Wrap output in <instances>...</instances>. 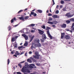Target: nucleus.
Returning a JSON list of instances; mask_svg holds the SVG:
<instances>
[{
    "mask_svg": "<svg viewBox=\"0 0 74 74\" xmlns=\"http://www.w3.org/2000/svg\"><path fill=\"white\" fill-rule=\"evenodd\" d=\"M25 69H29V65H26L25 66Z\"/></svg>",
    "mask_w": 74,
    "mask_h": 74,
    "instance_id": "nucleus-15",
    "label": "nucleus"
},
{
    "mask_svg": "<svg viewBox=\"0 0 74 74\" xmlns=\"http://www.w3.org/2000/svg\"><path fill=\"white\" fill-rule=\"evenodd\" d=\"M19 18L20 20H22V21H25V18L22 16L19 17Z\"/></svg>",
    "mask_w": 74,
    "mask_h": 74,
    "instance_id": "nucleus-13",
    "label": "nucleus"
},
{
    "mask_svg": "<svg viewBox=\"0 0 74 74\" xmlns=\"http://www.w3.org/2000/svg\"><path fill=\"white\" fill-rule=\"evenodd\" d=\"M13 56H15L16 58V57H17V56H16V55H14Z\"/></svg>",
    "mask_w": 74,
    "mask_h": 74,
    "instance_id": "nucleus-58",
    "label": "nucleus"
},
{
    "mask_svg": "<svg viewBox=\"0 0 74 74\" xmlns=\"http://www.w3.org/2000/svg\"><path fill=\"white\" fill-rule=\"evenodd\" d=\"M34 26H35V24H31L29 25V26L30 27H33Z\"/></svg>",
    "mask_w": 74,
    "mask_h": 74,
    "instance_id": "nucleus-19",
    "label": "nucleus"
},
{
    "mask_svg": "<svg viewBox=\"0 0 74 74\" xmlns=\"http://www.w3.org/2000/svg\"><path fill=\"white\" fill-rule=\"evenodd\" d=\"M22 11H23V10H21L18 12V14H19V13H20V12H22Z\"/></svg>",
    "mask_w": 74,
    "mask_h": 74,
    "instance_id": "nucleus-40",
    "label": "nucleus"
},
{
    "mask_svg": "<svg viewBox=\"0 0 74 74\" xmlns=\"http://www.w3.org/2000/svg\"><path fill=\"white\" fill-rule=\"evenodd\" d=\"M40 41H41V42H44L45 40H43V39H40Z\"/></svg>",
    "mask_w": 74,
    "mask_h": 74,
    "instance_id": "nucleus-38",
    "label": "nucleus"
},
{
    "mask_svg": "<svg viewBox=\"0 0 74 74\" xmlns=\"http://www.w3.org/2000/svg\"><path fill=\"white\" fill-rule=\"evenodd\" d=\"M25 48V47H23V46H21L18 47V49H21V48H22L23 49V48Z\"/></svg>",
    "mask_w": 74,
    "mask_h": 74,
    "instance_id": "nucleus-27",
    "label": "nucleus"
},
{
    "mask_svg": "<svg viewBox=\"0 0 74 74\" xmlns=\"http://www.w3.org/2000/svg\"><path fill=\"white\" fill-rule=\"evenodd\" d=\"M52 15L51 13H49L48 14V16H52Z\"/></svg>",
    "mask_w": 74,
    "mask_h": 74,
    "instance_id": "nucleus-49",
    "label": "nucleus"
},
{
    "mask_svg": "<svg viewBox=\"0 0 74 74\" xmlns=\"http://www.w3.org/2000/svg\"><path fill=\"white\" fill-rule=\"evenodd\" d=\"M60 26L62 28H66V24L64 23H63L60 25Z\"/></svg>",
    "mask_w": 74,
    "mask_h": 74,
    "instance_id": "nucleus-9",
    "label": "nucleus"
},
{
    "mask_svg": "<svg viewBox=\"0 0 74 74\" xmlns=\"http://www.w3.org/2000/svg\"><path fill=\"white\" fill-rule=\"evenodd\" d=\"M41 27L44 29H45V26L44 25H42V26H41Z\"/></svg>",
    "mask_w": 74,
    "mask_h": 74,
    "instance_id": "nucleus-33",
    "label": "nucleus"
},
{
    "mask_svg": "<svg viewBox=\"0 0 74 74\" xmlns=\"http://www.w3.org/2000/svg\"><path fill=\"white\" fill-rule=\"evenodd\" d=\"M7 62H8L7 64L8 65V64H9V63H10V59H8V60Z\"/></svg>",
    "mask_w": 74,
    "mask_h": 74,
    "instance_id": "nucleus-37",
    "label": "nucleus"
},
{
    "mask_svg": "<svg viewBox=\"0 0 74 74\" xmlns=\"http://www.w3.org/2000/svg\"><path fill=\"white\" fill-rule=\"evenodd\" d=\"M8 29L9 31H10V30H11V26H10V25H9L8 27Z\"/></svg>",
    "mask_w": 74,
    "mask_h": 74,
    "instance_id": "nucleus-31",
    "label": "nucleus"
},
{
    "mask_svg": "<svg viewBox=\"0 0 74 74\" xmlns=\"http://www.w3.org/2000/svg\"><path fill=\"white\" fill-rule=\"evenodd\" d=\"M36 45L38 47H41V44L40 43V42L36 44Z\"/></svg>",
    "mask_w": 74,
    "mask_h": 74,
    "instance_id": "nucleus-12",
    "label": "nucleus"
},
{
    "mask_svg": "<svg viewBox=\"0 0 74 74\" xmlns=\"http://www.w3.org/2000/svg\"><path fill=\"white\" fill-rule=\"evenodd\" d=\"M51 28L48 27H47V30H49V29H50Z\"/></svg>",
    "mask_w": 74,
    "mask_h": 74,
    "instance_id": "nucleus-45",
    "label": "nucleus"
},
{
    "mask_svg": "<svg viewBox=\"0 0 74 74\" xmlns=\"http://www.w3.org/2000/svg\"><path fill=\"white\" fill-rule=\"evenodd\" d=\"M14 22V18H12L11 20V23H12Z\"/></svg>",
    "mask_w": 74,
    "mask_h": 74,
    "instance_id": "nucleus-42",
    "label": "nucleus"
},
{
    "mask_svg": "<svg viewBox=\"0 0 74 74\" xmlns=\"http://www.w3.org/2000/svg\"><path fill=\"white\" fill-rule=\"evenodd\" d=\"M47 23H49V24H50V25H53V22H49V21H48L47 22Z\"/></svg>",
    "mask_w": 74,
    "mask_h": 74,
    "instance_id": "nucleus-29",
    "label": "nucleus"
},
{
    "mask_svg": "<svg viewBox=\"0 0 74 74\" xmlns=\"http://www.w3.org/2000/svg\"><path fill=\"white\" fill-rule=\"evenodd\" d=\"M38 31H39V33L41 35L43 34H44V31H42L40 29H38Z\"/></svg>",
    "mask_w": 74,
    "mask_h": 74,
    "instance_id": "nucleus-7",
    "label": "nucleus"
},
{
    "mask_svg": "<svg viewBox=\"0 0 74 74\" xmlns=\"http://www.w3.org/2000/svg\"><path fill=\"white\" fill-rule=\"evenodd\" d=\"M56 14H59V10H57V11H56L55 12Z\"/></svg>",
    "mask_w": 74,
    "mask_h": 74,
    "instance_id": "nucleus-41",
    "label": "nucleus"
},
{
    "mask_svg": "<svg viewBox=\"0 0 74 74\" xmlns=\"http://www.w3.org/2000/svg\"><path fill=\"white\" fill-rule=\"evenodd\" d=\"M25 53L24 51H22L20 54V55H22V54H23V53Z\"/></svg>",
    "mask_w": 74,
    "mask_h": 74,
    "instance_id": "nucleus-46",
    "label": "nucleus"
},
{
    "mask_svg": "<svg viewBox=\"0 0 74 74\" xmlns=\"http://www.w3.org/2000/svg\"><path fill=\"white\" fill-rule=\"evenodd\" d=\"M18 37V36H15V38H17Z\"/></svg>",
    "mask_w": 74,
    "mask_h": 74,
    "instance_id": "nucleus-64",
    "label": "nucleus"
},
{
    "mask_svg": "<svg viewBox=\"0 0 74 74\" xmlns=\"http://www.w3.org/2000/svg\"><path fill=\"white\" fill-rule=\"evenodd\" d=\"M58 23V21H54L53 22V24L54 25H56V24H57Z\"/></svg>",
    "mask_w": 74,
    "mask_h": 74,
    "instance_id": "nucleus-28",
    "label": "nucleus"
},
{
    "mask_svg": "<svg viewBox=\"0 0 74 74\" xmlns=\"http://www.w3.org/2000/svg\"><path fill=\"white\" fill-rule=\"evenodd\" d=\"M52 21V18H51V17H49V19H48V21Z\"/></svg>",
    "mask_w": 74,
    "mask_h": 74,
    "instance_id": "nucleus-34",
    "label": "nucleus"
},
{
    "mask_svg": "<svg viewBox=\"0 0 74 74\" xmlns=\"http://www.w3.org/2000/svg\"><path fill=\"white\" fill-rule=\"evenodd\" d=\"M36 56H33L34 58L36 59H40V55L38 54V52H35V53Z\"/></svg>",
    "mask_w": 74,
    "mask_h": 74,
    "instance_id": "nucleus-1",
    "label": "nucleus"
},
{
    "mask_svg": "<svg viewBox=\"0 0 74 74\" xmlns=\"http://www.w3.org/2000/svg\"><path fill=\"white\" fill-rule=\"evenodd\" d=\"M25 62V61L21 62H20V63H24V62Z\"/></svg>",
    "mask_w": 74,
    "mask_h": 74,
    "instance_id": "nucleus-61",
    "label": "nucleus"
},
{
    "mask_svg": "<svg viewBox=\"0 0 74 74\" xmlns=\"http://www.w3.org/2000/svg\"><path fill=\"white\" fill-rule=\"evenodd\" d=\"M71 30H72L73 32H74V27H71Z\"/></svg>",
    "mask_w": 74,
    "mask_h": 74,
    "instance_id": "nucleus-25",
    "label": "nucleus"
},
{
    "mask_svg": "<svg viewBox=\"0 0 74 74\" xmlns=\"http://www.w3.org/2000/svg\"><path fill=\"white\" fill-rule=\"evenodd\" d=\"M33 46H32L31 47V49H33Z\"/></svg>",
    "mask_w": 74,
    "mask_h": 74,
    "instance_id": "nucleus-55",
    "label": "nucleus"
},
{
    "mask_svg": "<svg viewBox=\"0 0 74 74\" xmlns=\"http://www.w3.org/2000/svg\"><path fill=\"white\" fill-rule=\"evenodd\" d=\"M70 21L71 22H74V18H71L70 19Z\"/></svg>",
    "mask_w": 74,
    "mask_h": 74,
    "instance_id": "nucleus-23",
    "label": "nucleus"
},
{
    "mask_svg": "<svg viewBox=\"0 0 74 74\" xmlns=\"http://www.w3.org/2000/svg\"><path fill=\"white\" fill-rule=\"evenodd\" d=\"M62 10L63 11H66V7L63 8Z\"/></svg>",
    "mask_w": 74,
    "mask_h": 74,
    "instance_id": "nucleus-30",
    "label": "nucleus"
},
{
    "mask_svg": "<svg viewBox=\"0 0 74 74\" xmlns=\"http://www.w3.org/2000/svg\"><path fill=\"white\" fill-rule=\"evenodd\" d=\"M34 66V64H31V65L29 66V68H31V69H32L33 68V66Z\"/></svg>",
    "mask_w": 74,
    "mask_h": 74,
    "instance_id": "nucleus-22",
    "label": "nucleus"
},
{
    "mask_svg": "<svg viewBox=\"0 0 74 74\" xmlns=\"http://www.w3.org/2000/svg\"><path fill=\"white\" fill-rule=\"evenodd\" d=\"M14 48H17L18 46H17V45H14Z\"/></svg>",
    "mask_w": 74,
    "mask_h": 74,
    "instance_id": "nucleus-44",
    "label": "nucleus"
},
{
    "mask_svg": "<svg viewBox=\"0 0 74 74\" xmlns=\"http://www.w3.org/2000/svg\"><path fill=\"white\" fill-rule=\"evenodd\" d=\"M36 11V9H34L32 10V12H33V11Z\"/></svg>",
    "mask_w": 74,
    "mask_h": 74,
    "instance_id": "nucleus-62",
    "label": "nucleus"
},
{
    "mask_svg": "<svg viewBox=\"0 0 74 74\" xmlns=\"http://www.w3.org/2000/svg\"><path fill=\"white\" fill-rule=\"evenodd\" d=\"M59 8V6L58 5H57L56 7V8Z\"/></svg>",
    "mask_w": 74,
    "mask_h": 74,
    "instance_id": "nucleus-60",
    "label": "nucleus"
},
{
    "mask_svg": "<svg viewBox=\"0 0 74 74\" xmlns=\"http://www.w3.org/2000/svg\"><path fill=\"white\" fill-rule=\"evenodd\" d=\"M31 33H34V31L33 30H31Z\"/></svg>",
    "mask_w": 74,
    "mask_h": 74,
    "instance_id": "nucleus-56",
    "label": "nucleus"
},
{
    "mask_svg": "<svg viewBox=\"0 0 74 74\" xmlns=\"http://www.w3.org/2000/svg\"><path fill=\"white\" fill-rule=\"evenodd\" d=\"M27 61L28 62H29V63H32V60L30 59H27Z\"/></svg>",
    "mask_w": 74,
    "mask_h": 74,
    "instance_id": "nucleus-26",
    "label": "nucleus"
},
{
    "mask_svg": "<svg viewBox=\"0 0 74 74\" xmlns=\"http://www.w3.org/2000/svg\"><path fill=\"white\" fill-rule=\"evenodd\" d=\"M32 15H33L34 16H37V14L33 12H31V14H29V16L31 17H32Z\"/></svg>",
    "mask_w": 74,
    "mask_h": 74,
    "instance_id": "nucleus-5",
    "label": "nucleus"
},
{
    "mask_svg": "<svg viewBox=\"0 0 74 74\" xmlns=\"http://www.w3.org/2000/svg\"><path fill=\"white\" fill-rule=\"evenodd\" d=\"M34 37H32L31 38V41H32V40H33V39L34 38Z\"/></svg>",
    "mask_w": 74,
    "mask_h": 74,
    "instance_id": "nucleus-53",
    "label": "nucleus"
},
{
    "mask_svg": "<svg viewBox=\"0 0 74 74\" xmlns=\"http://www.w3.org/2000/svg\"><path fill=\"white\" fill-rule=\"evenodd\" d=\"M22 71L23 73H30V71L29 70L25 69V67H23L22 69Z\"/></svg>",
    "mask_w": 74,
    "mask_h": 74,
    "instance_id": "nucleus-2",
    "label": "nucleus"
},
{
    "mask_svg": "<svg viewBox=\"0 0 74 74\" xmlns=\"http://www.w3.org/2000/svg\"><path fill=\"white\" fill-rule=\"evenodd\" d=\"M37 11L38 12H39V13H41L42 12V11L41 10H38Z\"/></svg>",
    "mask_w": 74,
    "mask_h": 74,
    "instance_id": "nucleus-24",
    "label": "nucleus"
},
{
    "mask_svg": "<svg viewBox=\"0 0 74 74\" xmlns=\"http://www.w3.org/2000/svg\"><path fill=\"white\" fill-rule=\"evenodd\" d=\"M14 50H13L11 52V53L12 54H14Z\"/></svg>",
    "mask_w": 74,
    "mask_h": 74,
    "instance_id": "nucleus-48",
    "label": "nucleus"
},
{
    "mask_svg": "<svg viewBox=\"0 0 74 74\" xmlns=\"http://www.w3.org/2000/svg\"><path fill=\"white\" fill-rule=\"evenodd\" d=\"M42 38L43 40H45L47 38V37L45 34H43L42 36Z\"/></svg>",
    "mask_w": 74,
    "mask_h": 74,
    "instance_id": "nucleus-11",
    "label": "nucleus"
},
{
    "mask_svg": "<svg viewBox=\"0 0 74 74\" xmlns=\"http://www.w3.org/2000/svg\"><path fill=\"white\" fill-rule=\"evenodd\" d=\"M53 27H54L55 28V25H53Z\"/></svg>",
    "mask_w": 74,
    "mask_h": 74,
    "instance_id": "nucleus-63",
    "label": "nucleus"
},
{
    "mask_svg": "<svg viewBox=\"0 0 74 74\" xmlns=\"http://www.w3.org/2000/svg\"><path fill=\"white\" fill-rule=\"evenodd\" d=\"M60 3L62 4H64V1H60Z\"/></svg>",
    "mask_w": 74,
    "mask_h": 74,
    "instance_id": "nucleus-39",
    "label": "nucleus"
},
{
    "mask_svg": "<svg viewBox=\"0 0 74 74\" xmlns=\"http://www.w3.org/2000/svg\"><path fill=\"white\" fill-rule=\"evenodd\" d=\"M29 54H32V52L31 51L29 52Z\"/></svg>",
    "mask_w": 74,
    "mask_h": 74,
    "instance_id": "nucleus-54",
    "label": "nucleus"
},
{
    "mask_svg": "<svg viewBox=\"0 0 74 74\" xmlns=\"http://www.w3.org/2000/svg\"><path fill=\"white\" fill-rule=\"evenodd\" d=\"M52 17L53 18H58V16L56 15H53L52 16Z\"/></svg>",
    "mask_w": 74,
    "mask_h": 74,
    "instance_id": "nucleus-17",
    "label": "nucleus"
},
{
    "mask_svg": "<svg viewBox=\"0 0 74 74\" xmlns=\"http://www.w3.org/2000/svg\"><path fill=\"white\" fill-rule=\"evenodd\" d=\"M24 46H25V47H27L28 45V43L27 41H25V43L24 45Z\"/></svg>",
    "mask_w": 74,
    "mask_h": 74,
    "instance_id": "nucleus-20",
    "label": "nucleus"
},
{
    "mask_svg": "<svg viewBox=\"0 0 74 74\" xmlns=\"http://www.w3.org/2000/svg\"><path fill=\"white\" fill-rule=\"evenodd\" d=\"M14 21H16V18L14 17V18H13V20Z\"/></svg>",
    "mask_w": 74,
    "mask_h": 74,
    "instance_id": "nucleus-57",
    "label": "nucleus"
},
{
    "mask_svg": "<svg viewBox=\"0 0 74 74\" xmlns=\"http://www.w3.org/2000/svg\"><path fill=\"white\" fill-rule=\"evenodd\" d=\"M15 41V38H12L11 39L12 42H13Z\"/></svg>",
    "mask_w": 74,
    "mask_h": 74,
    "instance_id": "nucleus-21",
    "label": "nucleus"
},
{
    "mask_svg": "<svg viewBox=\"0 0 74 74\" xmlns=\"http://www.w3.org/2000/svg\"><path fill=\"white\" fill-rule=\"evenodd\" d=\"M27 53L26 52L25 54V56H27Z\"/></svg>",
    "mask_w": 74,
    "mask_h": 74,
    "instance_id": "nucleus-50",
    "label": "nucleus"
},
{
    "mask_svg": "<svg viewBox=\"0 0 74 74\" xmlns=\"http://www.w3.org/2000/svg\"><path fill=\"white\" fill-rule=\"evenodd\" d=\"M74 14H70V12H69L66 13V16H67L68 18H71L72 16H74Z\"/></svg>",
    "mask_w": 74,
    "mask_h": 74,
    "instance_id": "nucleus-3",
    "label": "nucleus"
},
{
    "mask_svg": "<svg viewBox=\"0 0 74 74\" xmlns=\"http://www.w3.org/2000/svg\"><path fill=\"white\" fill-rule=\"evenodd\" d=\"M16 54L17 55H20V53H19L18 51H16Z\"/></svg>",
    "mask_w": 74,
    "mask_h": 74,
    "instance_id": "nucleus-36",
    "label": "nucleus"
},
{
    "mask_svg": "<svg viewBox=\"0 0 74 74\" xmlns=\"http://www.w3.org/2000/svg\"><path fill=\"white\" fill-rule=\"evenodd\" d=\"M65 30H66V31H67V32H69V31H70V30H69V29H65Z\"/></svg>",
    "mask_w": 74,
    "mask_h": 74,
    "instance_id": "nucleus-59",
    "label": "nucleus"
},
{
    "mask_svg": "<svg viewBox=\"0 0 74 74\" xmlns=\"http://www.w3.org/2000/svg\"><path fill=\"white\" fill-rule=\"evenodd\" d=\"M31 60H32L33 61V62H37V60H36V59H34V58L32 57H31Z\"/></svg>",
    "mask_w": 74,
    "mask_h": 74,
    "instance_id": "nucleus-18",
    "label": "nucleus"
},
{
    "mask_svg": "<svg viewBox=\"0 0 74 74\" xmlns=\"http://www.w3.org/2000/svg\"><path fill=\"white\" fill-rule=\"evenodd\" d=\"M65 38H66V39H67V40H69L70 38V36L68 35H66L64 36Z\"/></svg>",
    "mask_w": 74,
    "mask_h": 74,
    "instance_id": "nucleus-10",
    "label": "nucleus"
},
{
    "mask_svg": "<svg viewBox=\"0 0 74 74\" xmlns=\"http://www.w3.org/2000/svg\"><path fill=\"white\" fill-rule=\"evenodd\" d=\"M36 65L38 66H40V64L38 63L36 64Z\"/></svg>",
    "mask_w": 74,
    "mask_h": 74,
    "instance_id": "nucleus-43",
    "label": "nucleus"
},
{
    "mask_svg": "<svg viewBox=\"0 0 74 74\" xmlns=\"http://www.w3.org/2000/svg\"><path fill=\"white\" fill-rule=\"evenodd\" d=\"M16 73L17 74H22V73L19 72H17Z\"/></svg>",
    "mask_w": 74,
    "mask_h": 74,
    "instance_id": "nucleus-47",
    "label": "nucleus"
},
{
    "mask_svg": "<svg viewBox=\"0 0 74 74\" xmlns=\"http://www.w3.org/2000/svg\"><path fill=\"white\" fill-rule=\"evenodd\" d=\"M34 42L35 43H39L40 42V39H39L36 38L34 40Z\"/></svg>",
    "mask_w": 74,
    "mask_h": 74,
    "instance_id": "nucleus-6",
    "label": "nucleus"
},
{
    "mask_svg": "<svg viewBox=\"0 0 74 74\" xmlns=\"http://www.w3.org/2000/svg\"><path fill=\"white\" fill-rule=\"evenodd\" d=\"M22 36L24 37L26 40H28V37L25 34H23L22 35Z\"/></svg>",
    "mask_w": 74,
    "mask_h": 74,
    "instance_id": "nucleus-8",
    "label": "nucleus"
},
{
    "mask_svg": "<svg viewBox=\"0 0 74 74\" xmlns=\"http://www.w3.org/2000/svg\"><path fill=\"white\" fill-rule=\"evenodd\" d=\"M29 17L28 16H27L25 17L24 19L26 20V19H29Z\"/></svg>",
    "mask_w": 74,
    "mask_h": 74,
    "instance_id": "nucleus-32",
    "label": "nucleus"
},
{
    "mask_svg": "<svg viewBox=\"0 0 74 74\" xmlns=\"http://www.w3.org/2000/svg\"><path fill=\"white\" fill-rule=\"evenodd\" d=\"M71 26L72 27H74V23H72Z\"/></svg>",
    "mask_w": 74,
    "mask_h": 74,
    "instance_id": "nucleus-52",
    "label": "nucleus"
},
{
    "mask_svg": "<svg viewBox=\"0 0 74 74\" xmlns=\"http://www.w3.org/2000/svg\"><path fill=\"white\" fill-rule=\"evenodd\" d=\"M62 7H63V5H60V8H62Z\"/></svg>",
    "mask_w": 74,
    "mask_h": 74,
    "instance_id": "nucleus-51",
    "label": "nucleus"
},
{
    "mask_svg": "<svg viewBox=\"0 0 74 74\" xmlns=\"http://www.w3.org/2000/svg\"><path fill=\"white\" fill-rule=\"evenodd\" d=\"M65 22H66V24H69V23H71V21L69 20H66Z\"/></svg>",
    "mask_w": 74,
    "mask_h": 74,
    "instance_id": "nucleus-14",
    "label": "nucleus"
},
{
    "mask_svg": "<svg viewBox=\"0 0 74 74\" xmlns=\"http://www.w3.org/2000/svg\"><path fill=\"white\" fill-rule=\"evenodd\" d=\"M18 66L20 67V68H22V65L21 64H19Z\"/></svg>",
    "mask_w": 74,
    "mask_h": 74,
    "instance_id": "nucleus-35",
    "label": "nucleus"
},
{
    "mask_svg": "<svg viewBox=\"0 0 74 74\" xmlns=\"http://www.w3.org/2000/svg\"><path fill=\"white\" fill-rule=\"evenodd\" d=\"M64 33H62L61 34V38L62 39L63 38V37H64Z\"/></svg>",
    "mask_w": 74,
    "mask_h": 74,
    "instance_id": "nucleus-16",
    "label": "nucleus"
},
{
    "mask_svg": "<svg viewBox=\"0 0 74 74\" xmlns=\"http://www.w3.org/2000/svg\"><path fill=\"white\" fill-rule=\"evenodd\" d=\"M47 33L48 35V37H49L51 40H52V39H53V38H52V36H51V34H50L49 33V30H47Z\"/></svg>",
    "mask_w": 74,
    "mask_h": 74,
    "instance_id": "nucleus-4",
    "label": "nucleus"
}]
</instances>
